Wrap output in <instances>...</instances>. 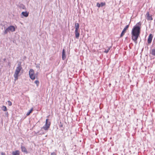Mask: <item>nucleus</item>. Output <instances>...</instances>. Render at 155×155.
<instances>
[{"label":"nucleus","instance_id":"6e6552de","mask_svg":"<svg viewBox=\"0 0 155 155\" xmlns=\"http://www.w3.org/2000/svg\"><path fill=\"white\" fill-rule=\"evenodd\" d=\"M146 15L147 17V19L148 20H152L153 18L150 15L149 13V12H147Z\"/></svg>","mask_w":155,"mask_h":155},{"label":"nucleus","instance_id":"9d476101","mask_svg":"<svg viewBox=\"0 0 155 155\" xmlns=\"http://www.w3.org/2000/svg\"><path fill=\"white\" fill-rule=\"evenodd\" d=\"M105 5V3L104 2H101L100 4L98 3L97 4V6L98 7H100L104 6Z\"/></svg>","mask_w":155,"mask_h":155},{"label":"nucleus","instance_id":"9b49d317","mask_svg":"<svg viewBox=\"0 0 155 155\" xmlns=\"http://www.w3.org/2000/svg\"><path fill=\"white\" fill-rule=\"evenodd\" d=\"M21 151L22 152L25 153H28V151L26 150V148L25 147L23 146H21Z\"/></svg>","mask_w":155,"mask_h":155},{"label":"nucleus","instance_id":"aec40b11","mask_svg":"<svg viewBox=\"0 0 155 155\" xmlns=\"http://www.w3.org/2000/svg\"><path fill=\"white\" fill-rule=\"evenodd\" d=\"M110 47L107 50H105V51H104V52L107 53L110 50Z\"/></svg>","mask_w":155,"mask_h":155},{"label":"nucleus","instance_id":"f257e3e1","mask_svg":"<svg viewBox=\"0 0 155 155\" xmlns=\"http://www.w3.org/2000/svg\"><path fill=\"white\" fill-rule=\"evenodd\" d=\"M141 24L140 22L138 23L134 26L132 30V39L136 44L137 43V40L140 34V30Z\"/></svg>","mask_w":155,"mask_h":155},{"label":"nucleus","instance_id":"b1692460","mask_svg":"<svg viewBox=\"0 0 155 155\" xmlns=\"http://www.w3.org/2000/svg\"><path fill=\"white\" fill-rule=\"evenodd\" d=\"M78 31H79V29H75V32H79Z\"/></svg>","mask_w":155,"mask_h":155},{"label":"nucleus","instance_id":"412c9836","mask_svg":"<svg viewBox=\"0 0 155 155\" xmlns=\"http://www.w3.org/2000/svg\"><path fill=\"white\" fill-rule=\"evenodd\" d=\"M8 104L9 105V106H11L12 105V103L11 101H8Z\"/></svg>","mask_w":155,"mask_h":155},{"label":"nucleus","instance_id":"a211bd4d","mask_svg":"<svg viewBox=\"0 0 155 155\" xmlns=\"http://www.w3.org/2000/svg\"><path fill=\"white\" fill-rule=\"evenodd\" d=\"M151 53L153 55H155V48H153L152 50Z\"/></svg>","mask_w":155,"mask_h":155},{"label":"nucleus","instance_id":"1a4fd4ad","mask_svg":"<svg viewBox=\"0 0 155 155\" xmlns=\"http://www.w3.org/2000/svg\"><path fill=\"white\" fill-rule=\"evenodd\" d=\"M12 155H19L20 152L19 150H17L15 151H13L12 153Z\"/></svg>","mask_w":155,"mask_h":155},{"label":"nucleus","instance_id":"f03ea898","mask_svg":"<svg viewBox=\"0 0 155 155\" xmlns=\"http://www.w3.org/2000/svg\"><path fill=\"white\" fill-rule=\"evenodd\" d=\"M22 67L21 66V64L19 63L18 65V67L16 68L14 75L15 78V81H16L18 79L19 73Z\"/></svg>","mask_w":155,"mask_h":155},{"label":"nucleus","instance_id":"423d86ee","mask_svg":"<svg viewBox=\"0 0 155 155\" xmlns=\"http://www.w3.org/2000/svg\"><path fill=\"white\" fill-rule=\"evenodd\" d=\"M128 27L129 25H126V27L124 28L120 35V37H122L123 36L125 33L126 32L127 29L128 28Z\"/></svg>","mask_w":155,"mask_h":155},{"label":"nucleus","instance_id":"4be33fe9","mask_svg":"<svg viewBox=\"0 0 155 155\" xmlns=\"http://www.w3.org/2000/svg\"><path fill=\"white\" fill-rule=\"evenodd\" d=\"M51 155H56V154L55 153L53 152L51 153Z\"/></svg>","mask_w":155,"mask_h":155},{"label":"nucleus","instance_id":"2eb2a0df","mask_svg":"<svg viewBox=\"0 0 155 155\" xmlns=\"http://www.w3.org/2000/svg\"><path fill=\"white\" fill-rule=\"evenodd\" d=\"M75 29H79V25L78 23H75Z\"/></svg>","mask_w":155,"mask_h":155},{"label":"nucleus","instance_id":"7ed1b4c3","mask_svg":"<svg viewBox=\"0 0 155 155\" xmlns=\"http://www.w3.org/2000/svg\"><path fill=\"white\" fill-rule=\"evenodd\" d=\"M15 31V28L14 26L11 25L6 28L4 31V34H6L8 32H13Z\"/></svg>","mask_w":155,"mask_h":155},{"label":"nucleus","instance_id":"0eeeda50","mask_svg":"<svg viewBox=\"0 0 155 155\" xmlns=\"http://www.w3.org/2000/svg\"><path fill=\"white\" fill-rule=\"evenodd\" d=\"M153 37V35L152 34H150L149 35L147 40L149 44L150 43H151Z\"/></svg>","mask_w":155,"mask_h":155},{"label":"nucleus","instance_id":"39448f33","mask_svg":"<svg viewBox=\"0 0 155 155\" xmlns=\"http://www.w3.org/2000/svg\"><path fill=\"white\" fill-rule=\"evenodd\" d=\"M50 125V122L48 121V119H47L46 120V123L45 125L41 128V130L43 129H44L45 131L48 130L49 128Z\"/></svg>","mask_w":155,"mask_h":155},{"label":"nucleus","instance_id":"5701e85b","mask_svg":"<svg viewBox=\"0 0 155 155\" xmlns=\"http://www.w3.org/2000/svg\"><path fill=\"white\" fill-rule=\"evenodd\" d=\"M36 67L37 68H38V69H40V66L39 65L37 64L36 66Z\"/></svg>","mask_w":155,"mask_h":155},{"label":"nucleus","instance_id":"20e7f679","mask_svg":"<svg viewBox=\"0 0 155 155\" xmlns=\"http://www.w3.org/2000/svg\"><path fill=\"white\" fill-rule=\"evenodd\" d=\"M38 74V73H37L35 74L34 71L33 69H31L29 70V77L32 80H34L35 79V76L37 77Z\"/></svg>","mask_w":155,"mask_h":155},{"label":"nucleus","instance_id":"4468645a","mask_svg":"<svg viewBox=\"0 0 155 155\" xmlns=\"http://www.w3.org/2000/svg\"><path fill=\"white\" fill-rule=\"evenodd\" d=\"M75 34L76 38L78 39V38L80 35L79 32H75Z\"/></svg>","mask_w":155,"mask_h":155},{"label":"nucleus","instance_id":"f3484780","mask_svg":"<svg viewBox=\"0 0 155 155\" xmlns=\"http://www.w3.org/2000/svg\"><path fill=\"white\" fill-rule=\"evenodd\" d=\"M32 111H33V108H32L29 111V112H28L26 114V115L27 116L29 115L31 113V112Z\"/></svg>","mask_w":155,"mask_h":155},{"label":"nucleus","instance_id":"ddd939ff","mask_svg":"<svg viewBox=\"0 0 155 155\" xmlns=\"http://www.w3.org/2000/svg\"><path fill=\"white\" fill-rule=\"evenodd\" d=\"M25 17L28 16V14L26 12H22L21 13Z\"/></svg>","mask_w":155,"mask_h":155},{"label":"nucleus","instance_id":"dca6fc26","mask_svg":"<svg viewBox=\"0 0 155 155\" xmlns=\"http://www.w3.org/2000/svg\"><path fill=\"white\" fill-rule=\"evenodd\" d=\"M2 110L4 111H6L7 110V108L6 106H3L2 107Z\"/></svg>","mask_w":155,"mask_h":155},{"label":"nucleus","instance_id":"6ab92c4d","mask_svg":"<svg viewBox=\"0 0 155 155\" xmlns=\"http://www.w3.org/2000/svg\"><path fill=\"white\" fill-rule=\"evenodd\" d=\"M35 83L36 84L37 86H38L39 84V82L38 80H36L35 81Z\"/></svg>","mask_w":155,"mask_h":155},{"label":"nucleus","instance_id":"393cba45","mask_svg":"<svg viewBox=\"0 0 155 155\" xmlns=\"http://www.w3.org/2000/svg\"><path fill=\"white\" fill-rule=\"evenodd\" d=\"M1 155H5V153H4L2 152L1 153Z\"/></svg>","mask_w":155,"mask_h":155},{"label":"nucleus","instance_id":"f8f14e48","mask_svg":"<svg viewBox=\"0 0 155 155\" xmlns=\"http://www.w3.org/2000/svg\"><path fill=\"white\" fill-rule=\"evenodd\" d=\"M66 58V55L65 54V52L64 49H63L62 51V58L63 60H64Z\"/></svg>","mask_w":155,"mask_h":155}]
</instances>
